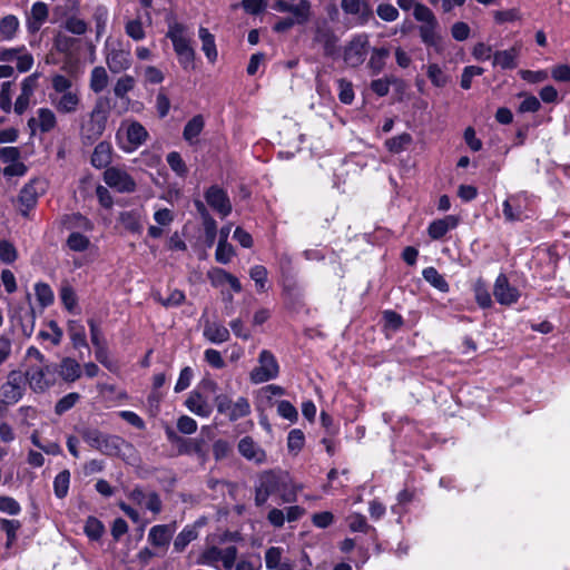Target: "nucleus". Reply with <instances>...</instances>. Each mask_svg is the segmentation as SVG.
Returning a JSON list of instances; mask_svg holds the SVG:
<instances>
[{"instance_id":"1","label":"nucleus","mask_w":570,"mask_h":570,"mask_svg":"<svg viewBox=\"0 0 570 570\" xmlns=\"http://www.w3.org/2000/svg\"><path fill=\"white\" fill-rule=\"evenodd\" d=\"M111 99L100 95L96 98L92 108L77 118L79 138L85 146H91L106 131L111 115Z\"/></svg>"},{"instance_id":"2","label":"nucleus","mask_w":570,"mask_h":570,"mask_svg":"<svg viewBox=\"0 0 570 570\" xmlns=\"http://www.w3.org/2000/svg\"><path fill=\"white\" fill-rule=\"evenodd\" d=\"M289 476L282 470H266L261 472L254 484L255 505L263 507L269 498L279 497L282 502L292 503L296 501V492L288 491Z\"/></svg>"},{"instance_id":"3","label":"nucleus","mask_w":570,"mask_h":570,"mask_svg":"<svg viewBox=\"0 0 570 570\" xmlns=\"http://www.w3.org/2000/svg\"><path fill=\"white\" fill-rule=\"evenodd\" d=\"M49 101L61 115L75 114L81 104V95L68 77L56 73L51 78Z\"/></svg>"},{"instance_id":"4","label":"nucleus","mask_w":570,"mask_h":570,"mask_svg":"<svg viewBox=\"0 0 570 570\" xmlns=\"http://www.w3.org/2000/svg\"><path fill=\"white\" fill-rule=\"evenodd\" d=\"M166 36L173 42L174 50L181 68L184 70L193 69L195 50L190 45L189 37L186 36V27L178 22L170 23Z\"/></svg>"},{"instance_id":"5","label":"nucleus","mask_w":570,"mask_h":570,"mask_svg":"<svg viewBox=\"0 0 570 570\" xmlns=\"http://www.w3.org/2000/svg\"><path fill=\"white\" fill-rule=\"evenodd\" d=\"M80 435L89 446L108 456L119 455L121 446L126 444L120 436L102 433L98 429H82Z\"/></svg>"},{"instance_id":"6","label":"nucleus","mask_w":570,"mask_h":570,"mask_svg":"<svg viewBox=\"0 0 570 570\" xmlns=\"http://www.w3.org/2000/svg\"><path fill=\"white\" fill-rule=\"evenodd\" d=\"M147 129L138 121L121 124L116 134V140L121 150L132 153L144 145L148 138Z\"/></svg>"},{"instance_id":"7","label":"nucleus","mask_w":570,"mask_h":570,"mask_svg":"<svg viewBox=\"0 0 570 570\" xmlns=\"http://www.w3.org/2000/svg\"><path fill=\"white\" fill-rule=\"evenodd\" d=\"M238 550L235 546H228L224 549L216 546L204 550L197 558V564L217 568L222 562L225 570H230L236 562Z\"/></svg>"},{"instance_id":"8","label":"nucleus","mask_w":570,"mask_h":570,"mask_svg":"<svg viewBox=\"0 0 570 570\" xmlns=\"http://www.w3.org/2000/svg\"><path fill=\"white\" fill-rule=\"evenodd\" d=\"M529 195L527 191H519L509 195L502 204V212L505 222H522L528 218Z\"/></svg>"},{"instance_id":"9","label":"nucleus","mask_w":570,"mask_h":570,"mask_svg":"<svg viewBox=\"0 0 570 570\" xmlns=\"http://www.w3.org/2000/svg\"><path fill=\"white\" fill-rule=\"evenodd\" d=\"M279 374V365L274 354L263 350L258 356V366L250 372V381L255 384L274 380Z\"/></svg>"},{"instance_id":"10","label":"nucleus","mask_w":570,"mask_h":570,"mask_svg":"<svg viewBox=\"0 0 570 570\" xmlns=\"http://www.w3.org/2000/svg\"><path fill=\"white\" fill-rule=\"evenodd\" d=\"M370 47L368 37L365 33L354 36L344 49V62L352 68L361 66L366 58Z\"/></svg>"},{"instance_id":"11","label":"nucleus","mask_w":570,"mask_h":570,"mask_svg":"<svg viewBox=\"0 0 570 570\" xmlns=\"http://www.w3.org/2000/svg\"><path fill=\"white\" fill-rule=\"evenodd\" d=\"M24 376L20 371H11L7 382L0 387V405H11L20 401L23 395Z\"/></svg>"},{"instance_id":"12","label":"nucleus","mask_w":570,"mask_h":570,"mask_svg":"<svg viewBox=\"0 0 570 570\" xmlns=\"http://www.w3.org/2000/svg\"><path fill=\"white\" fill-rule=\"evenodd\" d=\"M341 8L346 16H351L357 26H366L374 20L372 6L366 0H341Z\"/></svg>"},{"instance_id":"13","label":"nucleus","mask_w":570,"mask_h":570,"mask_svg":"<svg viewBox=\"0 0 570 570\" xmlns=\"http://www.w3.org/2000/svg\"><path fill=\"white\" fill-rule=\"evenodd\" d=\"M42 367H30L24 376V381L29 382L30 387L35 392H43L55 383L53 366L42 364Z\"/></svg>"},{"instance_id":"14","label":"nucleus","mask_w":570,"mask_h":570,"mask_svg":"<svg viewBox=\"0 0 570 570\" xmlns=\"http://www.w3.org/2000/svg\"><path fill=\"white\" fill-rule=\"evenodd\" d=\"M105 183L118 193H132L136 189L134 178L124 169L108 167L104 173Z\"/></svg>"},{"instance_id":"15","label":"nucleus","mask_w":570,"mask_h":570,"mask_svg":"<svg viewBox=\"0 0 570 570\" xmlns=\"http://www.w3.org/2000/svg\"><path fill=\"white\" fill-rule=\"evenodd\" d=\"M204 196L209 207L222 218L227 217L232 213V203L224 188L218 185H212L207 188Z\"/></svg>"},{"instance_id":"16","label":"nucleus","mask_w":570,"mask_h":570,"mask_svg":"<svg viewBox=\"0 0 570 570\" xmlns=\"http://www.w3.org/2000/svg\"><path fill=\"white\" fill-rule=\"evenodd\" d=\"M417 31L421 41L428 49H432L438 55L444 52L445 45L439 21L429 24H420Z\"/></svg>"},{"instance_id":"17","label":"nucleus","mask_w":570,"mask_h":570,"mask_svg":"<svg viewBox=\"0 0 570 570\" xmlns=\"http://www.w3.org/2000/svg\"><path fill=\"white\" fill-rule=\"evenodd\" d=\"M493 295L499 304L507 306L517 303L520 298L519 289L509 283V279L504 274H500L497 277Z\"/></svg>"},{"instance_id":"18","label":"nucleus","mask_w":570,"mask_h":570,"mask_svg":"<svg viewBox=\"0 0 570 570\" xmlns=\"http://www.w3.org/2000/svg\"><path fill=\"white\" fill-rule=\"evenodd\" d=\"M313 40L323 46L325 56L332 57L336 53L338 38L327 22L315 26Z\"/></svg>"},{"instance_id":"19","label":"nucleus","mask_w":570,"mask_h":570,"mask_svg":"<svg viewBox=\"0 0 570 570\" xmlns=\"http://www.w3.org/2000/svg\"><path fill=\"white\" fill-rule=\"evenodd\" d=\"M106 63L112 73H120L131 66L130 51L117 48L108 49Z\"/></svg>"},{"instance_id":"20","label":"nucleus","mask_w":570,"mask_h":570,"mask_svg":"<svg viewBox=\"0 0 570 570\" xmlns=\"http://www.w3.org/2000/svg\"><path fill=\"white\" fill-rule=\"evenodd\" d=\"M55 374L66 383H73L81 377V366L75 358L66 356L62 357L59 364L52 365Z\"/></svg>"},{"instance_id":"21","label":"nucleus","mask_w":570,"mask_h":570,"mask_svg":"<svg viewBox=\"0 0 570 570\" xmlns=\"http://www.w3.org/2000/svg\"><path fill=\"white\" fill-rule=\"evenodd\" d=\"M238 452L248 461L262 464L266 461V452L254 441L252 436H244L237 445Z\"/></svg>"},{"instance_id":"22","label":"nucleus","mask_w":570,"mask_h":570,"mask_svg":"<svg viewBox=\"0 0 570 570\" xmlns=\"http://www.w3.org/2000/svg\"><path fill=\"white\" fill-rule=\"evenodd\" d=\"M175 532L174 524L154 525L148 533V542L159 549H167Z\"/></svg>"},{"instance_id":"23","label":"nucleus","mask_w":570,"mask_h":570,"mask_svg":"<svg viewBox=\"0 0 570 570\" xmlns=\"http://www.w3.org/2000/svg\"><path fill=\"white\" fill-rule=\"evenodd\" d=\"M522 45L517 42L507 50H499L493 53V66H498L503 70L514 69L518 66V58L521 52Z\"/></svg>"},{"instance_id":"24","label":"nucleus","mask_w":570,"mask_h":570,"mask_svg":"<svg viewBox=\"0 0 570 570\" xmlns=\"http://www.w3.org/2000/svg\"><path fill=\"white\" fill-rule=\"evenodd\" d=\"M37 118L32 117L28 120V127L30 128L31 134H35L36 127L45 134L51 131L57 126V117L51 109L39 108L37 110Z\"/></svg>"},{"instance_id":"25","label":"nucleus","mask_w":570,"mask_h":570,"mask_svg":"<svg viewBox=\"0 0 570 570\" xmlns=\"http://www.w3.org/2000/svg\"><path fill=\"white\" fill-rule=\"evenodd\" d=\"M39 184V179H32L27 183L19 193L18 202L20 206L23 207V209H21L23 216H27L28 212L37 205L40 194L37 187Z\"/></svg>"},{"instance_id":"26","label":"nucleus","mask_w":570,"mask_h":570,"mask_svg":"<svg viewBox=\"0 0 570 570\" xmlns=\"http://www.w3.org/2000/svg\"><path fill=\"white\" fill-rule=\"evenodd\" d=\"M145 214L141 208L121 212L119 223L131 234H141L144 229Z\"/></svg>"},{"instance_id":"27","label":"nucleus","mask_w":570,"mask_h":570,"mask_svg":"<svg viewBox=\"0 0 570 570\" xmlns=\"http://www.w3.org/2000/svg\"><path fill=\"white\" fill-rule=\"evenodd\" d=\"M459 218L454 215H448L443 218L435 219L428 227L429 236L434 239H441L448 232L456 228Z\"/></svg>"},{"instance_id":"28","label":"nucleus","mask_w":570,"mask_h":570,"mask_svg":"<svg viewBox=\"0 0 570 570\" xmlns=\"http://www.w3.org/2000/svg\"><path fill=\"white\" fill-rule=\"evenodd\" d=\"M178 454L180 455H196L202 461H205L208 456L206 449V442L203 438L187 439L184 438V442L178 448Z\"/></svg>"},{"instance_id":"29","label":"nucleus","mask_w":570,"mask_h":570,"mask_svg":"<svg viewBox=\"0 0 570 570\" xmlns=\"http://www.w3.org/2000/svg\"><path fill=\"white\" fill-rule=\"evenodd\" d=\"M48 6L42 1L32 4L27 19V28L29 32H37L48 18Z\"/></svg>"},{"instance_id":"30","label":"nucleus","mask_w":570,"mask_h":570,"mask_svg":"<svg viewBox=\"0 0 570 570\" xmlns=\"http://www.w3.org/2000/svg\"><path fill=\"white\" fill-rule=\"evenodd\" d=\"M112 159V146L108 141H100L96 145L90 163L97 168H106L111 163Z\"/></svg>"},{"instance_id":"31","label":"nucleus","mask_w":570,"mask_h":570,"mask_svg":"<svg viewBox=\"0 0 570 570\" xmlns=\"http://www.w3.org/2000/svg\"><path fill=\"white\" fill-rule=\"evenodd\" d=\"M204 337L213 344H222L229 340L230 334L226 326L207 321L203 331Z\"/></svg>"},{"instance_id":"32","label":"nucleus","mask_w":570,"mask_h":570,"mask_svg":"<svg viewBox=\"0 0 570 570\" xmlns=\"http://www.w3.org/2000/svg\"><path fill=\"white\" fill-rule=\"evenodd\" d=\"M35 79H36L35 76H29V77L24 78L21 83V92L14 102V111L18 115H22L29 106L30 98L33 95V90H35V83H36Z\"/></svg>"},{"instance_id":"33","label":"nucleus","mask_w":570,"mask_h":570,"mask_svg":"<svg viewBox=\"0 0 570 570\" xmlns=\"http://www.w3.org/2000/svg\"><path fill=\"white\" fill-rule=\"evenodd\" d=\"M61 223L66 229L72 232H91L95 227L94 223L80 213L65 215Z\"/></svg>"},{"instance_id":"34","label":"nucleus","mask_w":570,"mask_h":570,"mask_svg":"<svg viewBox=\"0 0 570 570\" xmlns=\"http://www.w3.org/2000/svg\"><path fill=\"white\" fill-rule=\"evenodd\" d=\"M185 405L190 412L202 417H208L213 411L212 405L198 392H191Z\"/></svg>"},{"instance_id":"35","label":"nucleus","mask_w":570,"mask_h":570,"mask_svg":"<svg viewBox=\"0 0 570 570\" xmlns=\"http://www.w3.org/2000/svg\"><path fill=\"white\" fill-rule=\"evenodd\" d=\"M313 11L312 8L304 9L302 11V18H297L294 14H291L289 17L281 18L274 26L273 30L277 33L286 32L291 28H293L295 24H306L311 18H312Z\"/></svg>"},{"instance_id":"36","label":"nucleus","mask_w":570,"mask_h":570,"mask_svg":"<svg viewBox=\"0 0 570 570\" xmlns=\"http://www.w3.org/2000/svg\"><path fill=\"white\" fill-rule=\"evenodd\" d=\"M272 8L277 12L291 13L302 18V11L312 8V3L309 0H299L297 3H291L287 0H275Z\"/></svg>"},{"instance_id":"37","label":"nucleus","mask_w":570,"mask_h":570,"mask_svg":"<svg viewBox=\"0 0 570 570\" xmlns=\"http://www.w3.org/2000/svg\"><path fill=\"white\" fill-rule=\"evenodd\" d=\"M205 126L203 116H194L184 127L183 137L190 145L197 142L198 136L202 134Z\"/></svg>"},{"instance_id":"38","label":"nucleus","mask_w":570,"mask_h":570,"mask_svg":"<svg viewBox=\"0 0 570 570\" xmlns=\"http://www.w3.org/2000/svg\"><path fill=\"white\" fill-rule=\"evenodd\" d=\"M198 37L202 40V50L206 58L208 61L215 62L218 53L214 35H212L207 28L200 27L198 30Z\"/></svg>"},{"instance_id":"39","label":"nucleus","mask_w":570,"mask_h":570,"mask_svg":"<svg viewBox=\"0 0 570 570\" xmlns=\"http://www.w3.org/2000/svg\"><path fill=\"white\" fill-rule=\"evenodd\" d=\"M19 20L13 14L4 16L0 19V40L10 41L16 38L19 30Z\"/></svg>"},{"instance_id":"40","label":"nucleus","mask_w":570,"mask_h":570,"mask_svg":"<svg viewBox=\"0 0 570 570\" xmlns=\"http://www.w3.org/2000/svg\"><path fill=\"white\" fill-rule=\"evenodd\" d=\"M109 77L101 66L95 67L90 72L89 88L95 94H100L108 86Z\"/></svg>"},{"instance_id":"41","label":"nucleus","mask_w":570,"mask_h":570,"mask_svg":"<svg viewBox=\"0 0 570 570\" xmlns=\"http://www.w3.org/2000/svg\"><path fill=\"white\" fill-rule=\"evenodd\" d=\"M68 332L72 346L76 350H79L81 347L88 348L86 331L82 324H80L77 321H70L68 324Z\"/></svg>"},{"instance_id":"42","label":"nucleus","mask_w":570,"mask_h":570,"mask_svg":"<svg viewBox=\"0 0 570 570\" xmlns=\"http://www.w3.org/2000/svg\"><path fill=\"white\" fill-rule=\"evenodd\" d=\"M474 298L481 308H490L492 306V298L487 283L479 278L473 284Z\"/></svg>"},{"instance_id":"43","label":"nucleus","mask_w":570,"mask_h":570,"mask_svg":"<svg viewBox=\"0 0 570 570\" xmlns=\"http://www.w3.org/2000/svg\"><path fill=\"white\" fill-rule=\"evenodd\" d=\"M423 278L433 287L441 292L449 291V284L435 267H426L422 272Z\"/></svg>"},{"instance_id":"44","label":"nucleus","mask_w":570,"mask_h":570,"mask_svg":"<svg viewBox=\"0 0 570 570\" xmlns=\"http://www.w3.org/2000/svg\"><path fill=\"white\" fill-rule=\"evenodd\" d=\"M412 140V136L409 132H403L387 139L385 141V147L393 154H400L411 145Z\"/></svg>"},{"instance_id":"45","label":"nucleus","mask_w":570,"mask_h":570,"mask_svg":"<svg viewBox=\"0 0 570 570\" xmlns=\"http://www.w3.org/2000/svg\"><path fill=\"white\" fill-rule=\"evenodd\" d=\"M70 485V471L62 470L53 480V492L58 499H63L68 495Z\"/></svg>"},{"instance_id":"46","label":"nucleus","mask_w":570,"mask_h":570,"mask_svg":"<svg viewBox=\"0 0 570 570\" xmlns=\"http://www.w3.org/2000/svg\"><path fill=\"white\" fill-rule=\"evenodd\" d=\"M198 533L193 527H185L174 540V549L181 552L185 548L197 538Z\"/></svg>"},{"instance_id":"47","label":"nucleus","mask_w":570,"mask_h":570,"mask_svg":"<svg viewBox=\"0 0 570 570\" xmlns=\"http://www.w3.org/2000/svg\"><path fill=\"white\" fill-rule=\"evenodd\" d=\"M389 56V50L386 48H374L372 50L371 58L367 62V67L371 69L373 75H379L385 62V58Z\"/></svg>"},{"instance_id":"48","label":"nucleus","mask_w":570,"mask_h":570,"mask_svg":"<svg viewBox=\"0 0 570 570\" xmlns=\"http://www.w3.org/2000/svg\"><path fill=\"white\" fill-rule=\"evenodd\" d=\"M235 255L234 247L226 242V235H222L215 252V259L220 264H227Z\"/></svg>"},{"instance_id":"49","label":"nucleus","mask_w":570,"mask_h":570,"mask_svg":"<svg viewBox=\"0 0 570 570\" xmlns=\"http://www.w3.org/2000/svg\"><path fill=\"white\" fill-rule=\"evenodd\" d=\"M62 27L68 32L76 36H82L88 31V23L75 14L68 16L65 19Z\"/></svg>"},{"instance_id":"50","label":"nucleus","mask_w":570,"mask_h":570,"mask_svg":"<svg viewBox=\"0 0 570 570\" xmlns=\"http://www.w3.org/2000/svg\"><path fill=\"white\" fill-rule=\"evenodd\" d=\"M108 17L109 12L106 6L99 4L95 8L92 19L96 23L97 39H99L106 32Z\"/></svg>"},{"instance_id":"51","label":"nucleus","mask_w":570,"mask_h":570,"mask_svg":"<svg viewBox=\"0 0 570 570\" xmlns=\"http://www.w3.org/2000/svg\"><path fill=\"white\" fill-rule=\"evenodd\" d=\"M166 160L170 169L179 177L184 178L188 174L186 163L178 151H170L166 156Z\"/></svg>"},{"instance_id":"52","label":"nucleus","mask_w":570,"mask_h":570,"mask_svg":"<svg viewBox=\"0 0 570 570\" xmlns=\"http://www.w3.org/2000/svg\"><path fill=\"white\" fill-rule=\"evenodd\" d=\"M346 522L352 532L367 533L371 530H374L373 527H371L367 523L366 518L363 514L357 513V512L350 514L346 518Z\"/></svg>"},{"instance_id":"53","label":"nucleus","mask_w":570,"mask_h":570,"mask_svg":"<svg viewBox=\"0 0 570 570\" xmlns=\"http://www.w3.org/2000/svg\"><path fill=\"white\" fill-rule=\"evenodd\" d=\"M66 244L72 252H85L90 246V239L79 232H72L68 236Z\"/></svg>"},{"instance_id":"54","label":"nucleus","mask_w":570,"mask_h":570,"mask_svg":"<svg viewBox=\"0 0 570 570\" xmlns=\"http://www.w3.org/2000/svg\"><path fill=\"white\" fill-rule=\"evenodd\" d=\"M37 301L45 308L53 303L55 295L47 283L39 282L35 285Z\"/></svg>"},{"instance_id":"55","label":"nucleus","mask_w":570,"mask_h":570,"mask_svg":"<svg viewBox=\"0 0 570 570\" xmlns=\"http://www.w3.org/2000/svg\"><path fill=\"white\" fill-rule=\"evenodd\" d=\"M336 85L340 101L344 105H351L355 97L352 82L345 78H340L336 80Z\"/></svg>"},{"instance_id":"56","label":"nucleus","mask_w":570,"mask_h":570,"mask_svg":"<svg viewBox=\"0 0 570 570\" xmlns=\"http://www.w3.org/2000/svg\"><path fill=\"white\" fill-rule=\"evenodd\" d=\"M267 275L268 272L265 266L263 265H255L250 267L249 269V276L255 282L256 289L261 293H264L267 291L266 283H267Z\"/></svg>"},{"instance_id":"57","label":"nucleus","mask_w":570,"mask_h":570,"mask_svg":"<svg viewBox=\"0 0 570 570\" xmlns=\"http://www.w3.org/2000/svg\"><path fill=\"white\" fill-rule=\"evenodd\" d=\"M83 531L90 540H99L104 534L105 527L100 520L95 517H88Z\"/></svg>"},{"instance_id":"58","label":"nucleus","mask_w":570,"mask_h":570,"mask_svg":"<svg viewBox=\"0 0 570 570\" xmlns=\"http://www.w3.org/2000/svg\"><path fill=\"white\" fill-rule=\"evenodd\" d=\"M250 413V405L246 397H238L236 402L232 404L230 412L228 414V419L230 421H237L244 416H247Z\"/></svg>"},{"instance_id":"59","label":"nucleus","mask_w":570,"mask_h":570,"mask_svg":"<svg viewBox=\"0 0 570 570\" xmlns=\"http://www.w3.org/2000/svg\"><path fill=\"white\" fill-rule=\"evenodd\" d=\"M135 87V79L132 76L125 75L120 77L114 87V94L117 98L124 99L129 91Z\"/></svg>"},{"instance_id":"60","label":"nucleus","mask_w":570,"mask_h":570,"mask_svg":"<svg viewBox=\"0 0 570 570\" xmlns=\"http://www.w3.org/2000/svg\"><path fill=\"white\" fill-rule=\"evenodd\" d=\"M428 78L435 87H444L448 81L449 77L443 72L442 68L436 63H430L428 66Z\"/></svg>"},{"instance_id":"61","label":"nucleus","mask_w":570,"mask_h":570,"mask_svg":"<svg viewBox=\"0 0 570 570\" xmlns=\"http://www.w3.org/2000/svg\"><path fill=\"white\" fill-rule=\"evenodd\" d=\"M77 40L70 36L65 33H58L55 37L53 46L56 50L60 53H71L73 48L76 47Z\"/></svg>"},{"instance_id":"62","label":"nucleus","mask_w":570,"mask_h":570,"mask_svg":"<svg viewBox=\"0 0 570 570\" xmlns=\"http://www.w3.org/2000/svg\"><path fill=\"white\" fill-rule=\"evenodd\" d=\"M413 16L416 21L421 22V24H429L438 21L432 10L422 3H416L414 6Z\"/></svg>"},{"instance_id":"63","label":"nucleus","mask_w":570,"mask_h":570,"mask_svg":"<svg viewBox=\"0 0 570 570\" xmlns=\"http://www.w3.org/2000/svg\"><path fill=\"white\" fill-rule=\"evenodd\" d=\"M36 323V312L32 306H30L23 315L20 316V325L21 331L24 336L30 337L35 330Z\"/></svg>"},{"instance_id":"64","label":"nucleus","mask_w":570,"mask_h":570,"mask_svg":"<svg viewBox=\"0 0 570 570\" xmlns=\"http://www.w3.org/2000/svg\"><path fill=\"white\" fill-rule=\"evenodd\" d=\"M277 413L285 420H288L292 423H295L298 420V412L296 407L286 400L279 401L277 403Z\"/></svg>"}]
</instances>
